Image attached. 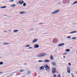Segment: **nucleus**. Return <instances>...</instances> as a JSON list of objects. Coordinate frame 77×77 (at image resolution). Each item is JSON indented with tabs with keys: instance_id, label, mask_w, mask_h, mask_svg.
<instances>
[{
	"instance_id": "nucleus-22",
	"label": "nucleus",
	"mask_w": 77,
	"mask_h": 77,
	"mask_svg": "<svg viewBox=\"0 0 77 77\" xmlns=\"http://www.w3.org/2000/svg\"><path fill=\"white\" fill-rule=\"evenodd\" d=\"M40 63V62H43V61L42 60H39L38 61Z\"/></svg>"
},
{
	"instance_id": "nucleus-18",
	"label": "nucleus",
	"mask_w": 77,
	"mask_h": 77,
	"mask_svg": "<svg viewBox=\"0 0 77 77\" xmlns=\"http://www.w3.org/2000/svg\"><path fill=\"white\" fill-rule=\"evenodd\" d=\"M18 31V30H14V32H17Z\"/></svg>"
},
{
	"instance_id": "nucleus-33",
	"label": "nucleus",
	"mask_w": 77,
	"mask_h": 77,
	"mask_svg": "<svg viewBox=\"0 0 77 77\" xmlns=\"http://www.w3.org/2000/svg\"><path fill=\"white\" fill-rule=\"evenodd\" d=\"M31 48H32V47H29V48L28 49H30Z\"/></svg>"
},
{
	"instance_id": "nucleus-39",
	"label": "nucleus",
	"mask_w": 77,
	"mask_h": 77,
	"mask_svg": "<svg viewBox=\"0 0 77 77\" xmlns=\"http://www.w3.org/2000/svg\"><path fill=\"white\" fill-rule=\"evenodd\" d=\"M25 65H27V63H25Z\"/></svg>"
},
{
	"instance_id": "nucleus-19",
	"label": "nucleus",
	"mask_w": 77,
	"mask_h": 77,
	"mask_svg": "<svg viewBox=\"0 0 77 77\" xmlns=\"http://www.w3.org/2000/svg\"><path fill=\"white\" fill-rule=\"evenodd\" d=\"M8 44H9V43H4V45H8Z\"/></svg>"
},
{
	"instance_id": "nucleus-12",
	"label": "nucleus",
	"mask_w": 77,
	"mask_h": 77,
	"mask_svg": "<svg viewBox=\"0 0 77 77\" xmlns=\"http://www.w3.org/2000/svg\"><path fill=\"white\" fill-rule=\"evenodd\" d=\"M50 58L51 60H53L54 59V58H53V56H52V55H51V56Z\"/></svg>"
},
{
	"instance_id": "nucleus-2",
	"label": "nucleus",
	"mask_w": 77,
	"mask_h": 77,
	"mask_svg": "<svg viewBox=\"0 0 77 77\" xmlns=\"http://www.w3.org/2000/svg\"><path fill=\"white\" fill-rule=\"evenodd\" d=\"M45 55V54L44 53H42L40 54L39 55H38V57H42L43 56H44Z\"/></svg>"
},
{
	"instance_id": "nucleus-20",
	"label": "nucleus",
	"mask_w": 77,
	"mask_h": 77,
	"mask_svg": "<svg viewBox=\"0 0 77 77\" xmlns=\"http://www.w3.org/2000/svg\"><path fill=\"white\" fill-rule=\"evenodd\" d=\"M77 1H75L73 4H72V5H75V4H77Z\"/></svg>"
},
{
	"instance_id": "nucleus-38",
	"label": "nucleus",
	"mask_w": 77,
	"mask_h": 77,
	"mask_svg": "<svg viewBox=\"0 0 77 77\" xmlns=\"http://www.w3.org/2000/svg\"><path fill=\"white\" fill-rule=\"evenodd\" d=\"M60 2H59V3H58V4H60Z\"/></svg>"
},
{
	"instance_id": "nucleus-36",
	"label": "nucleus",
	"mask_w": 77,
	"mask_h": 77,
	"mask_svg": "<svg viewBox=\"0 0 77 77\" xmlns=\"http://www.w3.org/2000/svg\"><path fill=\"white\" fill-rule=\"evenodd\" d=\"M4 32H6V31H4Z\"/></svg>"
},
{
	"instance_id": "nucleus-37",
	"label": "nucleus",
	"mask_w": 77,
	"mask_h": 77,
	"mask_svg": "<svg viewBox=\"0 0 77 77\" xmlns=\"http://www.w3.org/2000/svg\"><path fill=\"white\" fill-rule=\"evenodd\" d=\"M2 72H0V74H1V73H2Z\"/></svg>"
},
{
	"instance_id": "nucleus-27",
	"label": "nucleus",
	"mask_w": 77,
	"mask_h": 77,
	"mask_svg": "<svg viewBox=\"0 0 77 77\" xmlns=\"http://www.w3.org/2000/svg\"><path fill=\"white\" fill-rule=\"evenodd\" d=\"M68 65H69V66H71V63H68Z\"/></svg>"
},
{
	"instance_id": "nucleus-3",
	"label": "nucleus",
	"mask_w": 77,
	"mask_h": 77,
	"mask_svg": "<svg viewBox=\"0 0 77 77\" xmlns=\"http://www.w3.org/2000/svg\"><path fill=\"white\" fill-rule=\"evenodd\" d=\"M24 1L22 0H20L18 1V3H19L20 5H23L24 3Z\"/></svg>"
},
{
	"instance_id": "nucleus-28",
	"label": "nucleus",
	"mask_w": 77,
	"mask_h": 77,
	"mask_svg": "<svg viewBox=\"0 0 77 77\" xmlns=\"http://www.w3.org/2000/svg\"><path fill=\"white\" fill-rule=\"evenodd\" d=\"M67 54V53H64L63 54V55H65V54Z\"/></svg>"
},
{
	"instance_id": "nucleus-6",
	"label": "nucleus",
	"mask_w": 77,
	"mask_h": 77,
	"mask_svg": "<svg viewBox=\"0 0 77 77\" xmlns=\"http://www.w3.org/2000/svg\"><path fill=\"white\" fill-rule=\"evenodd\" d=\"M65 45V43H62L60 44H59L58 45V47H61L62 46H63Z\"/></svg>"
},
{
	"instance_id": "nucleus-23",
	"label": "nucleus",
	"mask_w": 77,
	"mask_h": 77,
	"mask_svg": "<svg viewBox=\"0 0 77 77\" xmlns=\"http://www.w3.org/2000/svg\"><path fill=\"white\" fill-rule=\"evenodd\" d=\"M24 70L21 69L20 70V72H23V71H24Z\"/></svg>"
},
{
	"instance_id": "nucleus-14",
	"label": "nucleus",
	"mask_w": 77,
	"mask_h": 77,
	"mask_svg": "<svg viewBox=\"0 0 77 77\" xmlns=\"http://www.w3.org/2000/svg\"><path fill=\"white\" fill-rule=\"evenodd\" d=\"M25 13H26V12L24 11H21L20 12V14H25Z\"/></svg>"
},
{
	"instance_id": "nucleus-21",
	"label": "nucleus",
	"mask_w": 77,
	"mask_h": 77,
	"mask_svg": "<svg viewBox=\"0 0 77 77\" xmlns=\"http://www.w3.org/2000/svg\"><path fill=\"white\" fill-rule=\"evenodd\" d=\"M30 47V45H26V47Z\"/></svg>"
},
{
	"instance_id": "nucleus-5",
	"label": "nucleus",
	"mask_w": 77,
	"mask_h": 77,
	"mask_svg": "<svg viewBox=\"0 0 77 77\" xmlns=\"http://www.w3.org/2000/svg\"><path fill=\"white\" fill-rule=\"evenodd\" d=\"M67 72L69 73V74H70V72H71V70H70V68L69 67H68L67 68Z\"/></svg>"
},
{
	"instance_id": "nucleus-32",
	"label": "nucleus",
	"mask_w": 77,
	"mask_h": 77,
	"mask_svg": "<svg viewBox=\"0 0 77 77\" xmlns=\"http://www.w3.org/2000/svg\"><path fill=\"white\" fill-rule=\"evenodd\" d=\"M14 0H11L10 1V2H14Z\"/></svg>"
},
{
	"instance_id": "nucleus-9",
	"label": "nucleus",
	"mask_w": 77,
	"mask_h": 77,
	"mask_svg": "<svg viewBox=\"0 0 77 77\" xmlns=\"http://www.w3.org/2000/svg\"><path fill=\"white\" fill-rule=\"evenodd\" d=\"M44 62L47 63V62H50V60H46L44 61Z\"/></svg>"
},
{
	"instance_id": "nucleus-1",
	"label": "nucleus",
	"mask_w": 77,
	"mask_h": 77,
	"mask_svg": "<svg viewBox=\"0 0 77 77\" xmlns=\"http://www.w3.org/2000/svg\"><path fill=\"white\" fill-rule=\"evenodd\" d=\"M52 73H53V74H55V73H56V68L52 67Z\"/></svg>"
},
{
	"instance_id": "nucleus-10",
	"label": "nucleus",
	"mask_w": 77,
	"mask_h": 77,
	"mask_svg": "<svg viewBox=\"0 0 77 77\" xmlns=\"http://www.w3.org/2000/svg\"><path fill=\"white\" fill-rule=\"evenodd\" d=\"M44 69V67L43 66H41L40 68V69H41L42 70Z\"/></svg>"
},
{
	"instance_id": "nucleus-7",
	"label": "nucleus",
	"mask_w": 77,
	"mask_h": 77,
	"mask_svg": "<svg viewBox=\"0 0 77 77\" xmlns=\"http://www.w3.org/2000/svg\"><path fill=\"white\" fill-rule=\"evenodd\" d=\"M44 66L45 68H47V69H50V67L47 65H45Z\"/></svg>"
},
{
	"instance_id": "nucleus-29",
	"label": "nucleus",
	"mask_w": 77,
	"mask_h": 77,
	"mask_svg": "<svg viewBox=\"0 0 77 77\" xmlns=\"http://www.w3.org/2000/svg\"><path fill=\"white\" fill-rule=\"evenodd\" d=\"M44 24V23H40L39 24V25L41 24Z\"/></svg>"
},
{
	"instance_id": "nucleus-34",
	"label": "nucleus",
	"mask_w": 77,
	"mask_h": 77,
	"mask_svg": "<svg viewBox=\"0 0 77 77\" xmlns=\"http://www.w3.org/2000/svg\"><path fill=\"white\" fill-rule=\"evenodd\" d=\"M44 34H48V33H44Z\"/></svg>"
},
{
	"instance_id": "nucleus-4",
	"label": "nucleus",
	"mask_w": 77,
	"mask_h": 77,
	"mask_svg": "<svg viewBox=\"0 0 77 77\" xmlns=\"http://www.w3.org/2000/svg\"><path fill=\"white\" fill-rule=\"evenodd\" d=\"M60 11L59 10H56L55 11H54L52 13V14H56L58 12H59Z\"/></svg>"
},
{
	"instance_id": "nucleus-42",
	"label": "nucleus",
	"mask_w": 77,
	"mask_h": 77,
	"mask_svg": "<svg viewBox=\"0 0 77 77\" xmlns=\"http://www.w3.org/2000/svg\"><path fill=\"white\" fill-rule=\"evenodd\" d=\"M53 42H54L53 41Z\"/></svg>"
},
{
	"instance_id": "nucleus-31",
	"label": "nucleus",
	"mask_w": 77,
	"mask_h": 77,
	"mask_svg": "<svg viewBox=\"0 0 77 77\" xmlns=\"http://www.w3.org/2000/svg\"><path fill=\"white\" fill-rule=\"evenodd\" d=\"M71 38V37L70 36H69L67 37V38H68V39H69V38Z\"/></svg>"
},
{
	"instance_id": "nucleus-17",
	"label": "nucleus",
	"mask_w": 77,
	"mask_h": 77,
	"mask_svg": "<svg viewBox=\"0 0 77 77\" xmlns=\"http://www.w3.org/2000/svg\"><path fill=\"white\" fill-rule=\"evenodd\" d=\"M66 51V52H69V51H70V50L69 49H67Z\"/></svg>"
},
{
	"instance_id": "nucleus-43",
	"label": "nucleus",
	"mask_w": 77,
	"mask_h": 77,
	"mask_svg": "<svg viewBox=\"0 0 77 77\" xmlns=\"http://www.w3.org/2000/svg\"><path fill=\"white\" fill-rule=\"evenodd\" d=\"M46 70H47V69H46Z\"/></svg>"
},
{
	"instance_id": "nucleus-13",
	"label": "nucleus",
	"mask_w": 77,
	"mask_h": 77,
	"mask_svg": "<svg viewBox=\"0 0 77 77\" xmlns=\"http://www.w3.org/2000/svg\"><path fill=\"white\" fill-rule=\"evenodd\" d=\"M39 45H36L35 46V48H39Z\"/></svg>"
},
{
	"instance_id": "nucleus-35",
	"label": "nucleus",
	"mask_w": 77,
	"mask_h": 77,
	"mask_svg": "<svg viewBox=\"0 0 77 77\" xmlns=\"http://www.w3.org/2000/svg\"><path fill=\"white\" fill-rule=\"evenodd\" d=\"M63 57L64 58H65V56H63Z\"/></svg>"
},
{
	"instance_id": "nucleus-8",
	"label": "nucleus",
	"mask_w": 77,
	"mask_h": 77,
	"mask_svg": "<svg viewBox=\"0 0 77 77\" xmlns=\"http://www.w3.org/2000/svg\"><path fill=\"white\" fill-rule=\"evenodd\" d=\"M38 41V39L36 38H35L32 41V43H35V42H36Z\"/></svg>"
},
{
	"instance_id": "nucleus-30",
	"label": "nucleus",
	"mask_w": 77,
	"mask_h": 77,
	"mask_svg": "<svg viewBox=\"0 0 77 77\" xmlns=\"http://www.w3.org/2000/svg\"><path fill=\"white\" fill-rule=\"evenodd\" d=\"M76 39V37H75V38H72V39Z\"/></svg>"
},
{
	"instance_id": "nucleus-40",
	"label": "nucleus",
	"mask_w": 77,
	"mask_h": 77,
	"mask_svg": "<svg viewBox=\"0 0 77 77\" xmlns=\"http://www.w3.org/2000/svg\"><path fill=\"white\" fill-rule=\"evenodd\" d=\"M72 77H74V75H73V76H72Z\"/></svg>"
},
{
	"instance_id": "nucleus-26",
	"label": "nucleus",
	"mask_w": 77,
	"mask_h": 77,
	"mask_svg": "<svg viewBox=\"0 0 77 77\" xmlns=\"http://www.w3.org/2000/svg\"><path fill=\"white\" fill-rule=\"evenodd\" d=\"M6 8V6H3L1 7V8Z\"/></svg>"
},
{
	"instance_id": "nucleus-25",
	"label": "nucleus",
	"mask_w": 77,
	"mask_h": 77,
	"mask_svg": "<svg viewBox=\"0 0 77 77\" xmlns=\"http://www.w3.org/2000/svg\"><path fill=\"white\" fill-rule=\"evenodd\" d=\"M2 64H3V62H0V65H2Z\"/></svg>"
},
{
	"instance_id": "nucleus-15",
	"label": "nucleus",
	"mask_w": 77,
	"mask_h": 77,
	"mask_svg": "<svg viewBox=\"0 0 77 77\" xmlns=\"http://www.w3.org/2000/svg\"><path fill=\"white\" fill-rule=\"evenodd\" d=\"M76 32H77V31H72L71 32H70V33H75Z\"/></svg>"
},
{
	"instance_id": "nucleus-41",
	"label": "nucleus",
	"mask_w": 77,
	"mask_h": 77,
	"mask_svg": "<svg viewBox=\"0 0 77 77\" xmlns=\"http://www.w3.org/2000/svg\"><path fill=\"white\" fill-rule=\"evenodd\" d=\"M72 75H73V74H72Z\"/></svg>"
},
{
	"instance_id": "nucleus-24",
	"label": "nucleus",
	"mask_w": 77,
	"mask_h": 77,
	"mask_svg": "<svg viewBox=\"0 0 77 77\" xmlns=\"http://www.w3.org/2000/svg\"><path fill=\"white\" fill-rule=\"evenodd\" d=\"M26 3H24L23 4V6H26Z\"/></svg>"
},
{
	"instance_id": "nucleus-16",
	"label": "nucleus",
	"mask_w": 77,
	"mask_h": 77,
	"mask_svg": "<svg viewBox=\"0 0 77 77\" xmlns=\"http://www.w3.org/2000/svg\"><path fill=\"white\" fill-rule=\"evenodd\" d=\"M11 7H13V8H14V7H15V4L11 5Z\"/></svg>"
},
{
	"instance_id": "nucleus-11",
	"label": "nucleus",
	"mask_w": 77,
	"mask_h": 77,
	"mask_svg": "<svg viewBox=\"0 0 77 77\" xmlns=\"http://www.w3.org/2000/svg\"><path fill=\"white\" fill-rule=\"evenodd\" d=\"M52 64L54 66H56V63L54 62H53L52 63Z\"/></svg>"
}]
</instances>
